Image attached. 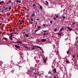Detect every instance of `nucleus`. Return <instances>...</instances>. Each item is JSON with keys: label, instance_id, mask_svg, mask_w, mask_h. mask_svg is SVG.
<instances>
[{"label": "nucleus", "instance_id": "5fc2aeb1", "mask_svg": "<svg viewBox=\"0 0 78 78\" xmlns=\"http://www.w3.org/2000/svg\"><path fill=\"white\" fill-rule=\"evenodd\" d=\"M42 53H44V51H42Z\"/></svg>", "mask_w": 78, "mask_h": 78}, {"label": "nucleus", "instance_id": "c9c22d12", "mask_svg": "<svg viewBox=\"0 0 78 78\" xmlns=\"http://www.w3.org/2000/svg\"><path fill=\"white\" fill-rule=\"evenodd\" d=\"M9 3H12V2L11 1H9L8 2Z\"/></svg>", "mask_w": 78, "mask_h": 78}, {"label": "nucleus", "instance_id": "72a5a7b5", "mask_svg": "<svg viewBox=\"0 0 78 78\" xmlns=\"http://www.w3.org/2000/svg\"><path fill=\"white\" fill-rule=\"evenodd\" d=\"M20 25L22 24V22H20Z\"/></svg>", "mask_w": 78, "mask_h": 78}, {"label": "nucleus", "instance_id": "412c9836", "mask_svg": "<svg viewBox=\"0 0 78 78\" xmlns=\"http://www.w3.org/2000/svg\"><path fill=\"white\" fill-rule=\"evenodd\" d=\"M23 47H24V48H27V47H26V46H25V45H23Z\"/></svg>", "mask_w": 78, "mask_h": 78}, {"label": "nucleus", "instance_id": "4468645a", "mask_svg": "<svg viewBox=\"0 0 78 78\" xmlns=\"http://www.w3.org/2000/svg\"><path fill=\"white\" fill-rule=\"evenodd\" d=\"M4 3V2L2 1L0 2V5H2V4H3Z\"/></svg>", "mask_w": 78, "mask_h": 78}, {"label": "nucleus", "instance_id": "58836bf2", "mask_svg": "<svg viewBox=\"0 0 78 78\" xmlns=\"http://www.w3.org/2000/svg\"><path fill=\"white\" fill-rule=\"evenodd\" d=\"M13 34H17V33H13Z\"/></svg>", "mask_w": 78, "mask_h": 78}, {"label": "nucleus", "instance_id": "864d4df0", "mask_svg": "<svg viewBox=\"0 0 78 78\" xmlns=\"http://www.w3.org/2000/svg\"><path fill=\"white\" fill-rule=\"evenodd\" d=\"M36 24H37V22L36 23Z\"/></svg>", "mask_w": 78, "mask_h": 78}, {"label": "nucleus", "instance_id": "4c0bfd02", "mask_svg": "<svg viewBox=\"0 0 78 78\" xmlns=\"http://www.w3.org/2000/svg\"><path fill=\"white\" fill-rule=\"evenodd\" d=\"M21 21V22L22 23H23V22H24V21Z\"/></svg>", "mask_w": 78, "mask_h": 78}, {"label": "nucleus", "instance_id": "ddd939ff", "mask_svg": "<svg viewBox=\"0 0 78 78\" xmlns=\"http://www.w3.org/2000/svg\"><path fill=\"white\" fill-rule=\"evenodd\" d=\"M72 57H73V58L75 57V54H73V55H72Z\"/></svg>", "mask_w": 78, "mask_h": 78}, {"label": "nucleus", "instance_id": "a18cd8bd", "mask_svg": "<svg viewBox=\"0 0 78 78\" xmlns=\"http://www.w3.org/2000/svg\"><path fill=\"white\" fill-rule=\"evenodd\" d=\"M6 9H7V8H5V10H6Z\"/></svg>", "mask_w": 78, "mask_h": 78}, {"label": "nucleus", "instance_id": "13d9d810", "mask_svg": "<svg viewBox=\"0 0 78 78\" xmlns=\"http://www.w3.org/2000/svg\"><path fill=\"white\" fill-rule=\"evenodd\" d=\"M3 10H2V12H3Z\"/></svg>", "mask_w": 78, "mask_h": 78}, {"label": "nucleus", "instance_id": "6e6d98bb", "mask_svg": "<svg viewBox=\"0 0 78 78\" xmlns=\"http://www.w3.org/2000/svg\"><path fill=\"white\" fill-rule=\"evenodd\" d=\"M36 27V24L35 27Z\"/></svg>", "mask_w": 78, "mask_h": 78}, {"label": "nucleus", "instance_id": "2eb2a0df", "mask_svg": "<svg viewBox=\"0 0 78 78\" xmlns=\"http://www.w3.org/2000/svg\"><path fill=\"white\" fill-rule=\"evenodd\" d=\"M28 34H26L25 35V36L27 37H28Z\"/></svg>", "mask_w": 78, "mask_h": 78}, {"label": "nucleus", "instance_id": "f03ea898", "mask_svg": "<svg viewBox=\"0 0 78 78\" xmlns=\"http://www.w3.org/2000/svg\"><path fill=\"white\" fill-rule=\"evenodd\" d=\"M35 16V13L34 12L32 14V16H31V17H34V16Z\"/></svg>", "mask_w": 78, "mask_h": 78}, {"label": "nucleus", "instance_id": "cd10ccee", "mask_svg": "<svg viewBox=\"0 0 78 78\" xmlns=\"http://www.w3.org/2000/svg\"><path fill=\"white\" fill-rule=\"evenodd\" d=\"M53 19H54V20H56V18H55V17H54L53 18Z\"/></svg>", "mask_w": 78, "mask_h": 78}, {"label": "nucleus", "instance_id": "7ed1b4c3", "mask_svg": "<svg viewBox=\"0 0 78 78\" xmlns=\"http://www.w3.org/2000/svg\"><path fill=\"white\" fill-rule=\"evenodd\" d=\"M62 34V32H61L60 33H58L57 34L58 35H60V36H61V34Z\"/></svg>", "mask_w": 78, "mask_h": 78}, {"label": "nucleus", "instance_id": "9b49d317", "mask_svg": "<svg viewBox=\"0 0 78 78\" xmlns=\"http://www.w3.org/2000/svg\"><path fill=\"white\" fill-rule=\"evenodd\" d=\"M35 46L36 47H37V48H40V49L41 50H42V48H41V47H40L37 46Z\"/></svg>", "mask_w": 78, "mask_h": 78}, {"label": "nucleus", "instance_id": "e433bc0d", "mask_svg": "<svg viewBox=\"0 0 78 78\" xmlns=\"http://www.w3.org/2000/svg\"><path fill=\"white\" fill-rule=\"evenodd\" d=\"M11 9V7H10L9 8V9Z\"/></svg>", "mask_w": 78, "mask_h": 78}, {"label": "nucleus", "instance_id": "7c9ffc66", "mask_svg": "<svg viewBox=\"0 0 78 78\" xmlns=\"http://www.w3.org/2000/svg\"><path fill=\"white\" fill-rule=\"evenodd\" d=\"M18 2H19V3H20V2H21V1H19Z\"/></svg>", "mask_w": 78, "mask_h": 78}, {"label": "nucleus", "instance_id": "f257e3e1", "mask_svg": "<svg viewBox=\"0 0 78 78\" xmlns=\"http://www.w3.org/2000/svg\"><path fill=\"white\" fill-rule=\"evenodd\" d=\"M47 41V40L46 39H41V41L43 42H45Z\"/></svg>", "mask_w": 78, "mask_h": 78}, {"label": "nucleus", "instance_id": "393cba45", "mask_svg": "<svg viewBox=\"0 0 78 78\" xmlns=\"http://www.w3.org/2000/svg\"><path fill=\"white\" fill-rule=\"evenodd\" d=\"M41 28V27L38 26L37 28H38V29H39V28Z\"/></svg>", "mask_w": 78, "mask_h": 78}, {"label": "nucleus", "instance_id": "79ce46f5", "mask_svg": "<svg viewBox=\"0 0 78 78\" xmlns=\"http://www.w3.org/2000/svg\"><path fill=\"white\" fill-rule=\"evenodd\" d=\"M37 42H40V41L39 40H37Z\"/></svg>", "mask_w": 78, "mask_h": 78}, {"label": "nucleus", "instance_id": "c756f323", "mask_svg": "<svg viewBox=\"0 0 78 78\" xmlns=\"http://www.w3.org/2000/svg\"><path fill=\"white\" fill-rule=\"evenodd\" d=\"M36 6V5L34 4L33 5V7H34V6Z\"/></svg>", "mask_w": 78, "mask_h": 78}, {"label": "nucleus", "instance_id": "f704fd0d", "mask_svg": "<svg viewBox=\"0 0 78 78\" xmlns=\"http://www.w3.org/2000/svg\"><path fill=\"white\" fill-rule=\"evenodd\" d=\"M56 30H57L56 29H55V30H54V31H56Z\"/></svg>", "mask_w": 78, "mask_h": 78}, {"label": "nucleus", "instance_id": "680f3d73", "mask_svg": "<svg viewBox=\"0 0 78 78\" xmlns=\"http://www.w3.org/2000/svg\"><path fill=\"white\" fill-rule=\"evenodd\" d=\"M27 73L28 74V73Z\"/></svg>", "mask_w": 78, "mask_h": 78}, {"label": "nucleus", "instance_id": "5701e85b", "mask_svg": "<svg viewBox=\"0 0 78 78\" xmlns=\"http://www.w3.org/2000/svg\"><path fill=\"white\" fill-rule=\"evenodd\" d=\"M37 31H39V30H38V29L36 30H35V33H36V32H37Z\"/></svg>", "mask_w": 78, "mask_h": 78}, {"label": "nucleus", "instance_id": "0eeeda50", "mask_svg": "<svg viewBox=\"0 0 78 78\" xmlns=\"http://www.w3.org/2000/svg\"><path fill=\"white\" fill-rule=\"evenodd\" d=\"M14 34V33H10V37H12V36H13V35H12V34Z\"/></svg>", "mask_w": 78, "mask_h": 78}, {"label": "nucleus", "instance_id": "bf43d9fd", "mask_svg": "<svg viewBox=\"0 0 78 78\" xmlns=\"http://www.w3.org/2000/svg\"><path fill=\"white\" fill-rule=\"evenodd\" d=\"M48 25H47V26H48Z\"/></svg>", "mask_w": 78, "mask_h": 78}, {"label": "nucleus", "instance_id": "f8f14e48", "mask_svg": "<svg viewBox=\"0 0 78 78\" xmlns=\"http://www.w3.org/2000/svg\"><path fill=\"white\" fill-rule=\"evenodd\" d=\"M16 43H18L19 44H22V42H20V41H17V42H16Z\"/></svg>", "mask_w": 78, "mask_h": 78}, {"label": "nucleus", "instance_id": "dca6fc26", "mask_svg": "<svg viewBox=\"0 0 78 78\" xmlns=\"http://www.w3.org/2000/svg\"><path fill=\"white\" fill-rule=\"evenodd\" d=\"M66 62L67 63H69V61L67 60H66Z\"/></svg>", "mask_w": 78, "mask_h": 78}, {"label": "nucleus", "instance_id": "8fccbe9b", "mask_svg": "<svg viewBox=\"0 0 78 78\" xmlns=\"http://www.w3.org/2000/svg\"><path fill=\"white\" fill-rule=\"evenodd\" d=\"M66 28V26H64V27H63V28Z\"/></svg>", "mask_w": 78, "mask_h": 78}, {"label": "nucleus", "instance_id": "603ef678", "mask_svg": "<svg viewBox=\"0 0 78 78\" xmlns=\"http://www.w3.org/2000/svg\"><path fill=\"white\" fill-rule=\"evenodd\" d=\"M12 32V30H10V32Z\"/></svg>", "mask_w": 78, "mask_h": 78}, {"label": "nucleus", "instance_id": "3c124183", "mask_svg": "<svg viewBox=\"0 0 78 78\" xmlns=\"http://www.w3.org/2000/svg\"><path fill=\"white\" fill-rule=\"evenodd\" d=\"M54 78H56L55 76H54Z\"/></svg>", "mask_w": 78, "mask_h": 78}, {"label": "nucleus", "instance_id": "bb28decb", "mask_svg": "<svg viewBox=\"0 0 78 78\" xmlns=\"http://www.w3.org/2000/svg\"><path fill=\"white\" fill-rule=\"evenodd\" d=\"M43 35H44V36H45L46 35V33H44L43 34Z\"/></svg>", "mask_w": 78, "mask_h": 78}, {"label": "nucleus", "instance_id": "aec40b11", "mask_svg": "<svg viewBox=\"0 0 78 78\" xmlns=\"http://www.w3.org/2000/svg\"><path fill=\"white\" fill-rule=\"evenodd\" d=\"M69 50H68L67 51V54H69Z\"/></svg>", "mask_w": 78, "mask_h": 78}, {"label": "nucleus", "instance_id": "6ab92c4d", "mask_svg": "<svg viewBox=\"0 0 78 78\" xmlns=\"http://www.w3.org/2000/svg\"><path fill=\"white\" fill-rule=\"evenodd\" d=\"M40 7L41 9H42V7L41 5H40Z\"/></svg>", "mask_w": 78, "mask_h": 78}, {"label": "nucleus", "instance_id": "ea45409f", "mask_svg": "<svg viewBox=\"0 0 78 78\" xmlns=\"http://www.w3.org/2000/svg\"><path fill=\"white\" fill-rule=\"evenodd\" d=\"M50 23H51V24H52V21H50Z\"/></svg>", "mask_w": 78, "mask_h": 78}, {"label": "nucleus", "instance_id": "de8ad7c7", "mask_svg": "<svg viewBox=\"0 0 78 78\" xmlns=\"http://www.w3.org/2000/svg\"><path fill=\"white\" fill-rule=\"evenodd\" d=\"M73 25H75V23H73Z\"/></svg>", "mask_w": 78, "mask_h": 78}, {"label": "nucleus", "instance_id": "49530a36", "mask_svg": "<svg viewBox=\"0 0 78 78\" xmlns=\"http://www.w3.org/2000/svg\"><path fill=\"white\" fill-rule=\"evenodd\" d=\"M37 20H39V19H36Z\"/></svg>", "mask_w": 78, "mask_h": 78}, {"label": "nucleus", "instance_id": "a211bd4d", "mask_svg": "<svg viewBox=\"0 0 78 78\" xmlns=\"http://www.w3.org/2000/svg\"><path fill=\"white\" fill-rule=\"evenodd\" d=\"M43 61H44V62L45 64L46 63V61L45 60V59H43Z\"/></svg>", "mask_w": 78, "mask_h": 78}, {"label": "nucleus", "instance_id": "37998d69", "mask_svg": "<svg viewBox=\"0 0 78 78\" xmlns=\"http://www.w3.org/2000/svg\"><path fill=\"white\" fill-rule=\"evenodd\" d=\"M2 23H0V26H1L2 25Z\"/></svg>", "mask_w": 78, "mask_h": 78}, {"label": "nucleus", "instance_id": "20e7f679", "mask_svg": "<svg viewBox=\"0 0 78 78\" xmlns=\"http://www.w3.org/2000/svg\"><path fill=\"white\" fill-rule=\"evenodd\" d=\"M15 46L16 47V48H20V47L19 46H18L17 45H15Z\"/></svg>", "mask_w": 78, "mask_h": 78}, {"label": "nucleus", "instance_id": "b1692460", "mask_svg": "<svg viewBox=\"0 0 78 78\" xmlns=\"http://www.w3.org/2000/svg\"><path fill=\"white\" fill-rule=\"evenodd\" d=\"M66 18V17L65 16H63V19H65Z\"/></svg>", "mask_w": 78, "mask_h": 78}, {"label": "nucleus", "instance_id": "423d86ee", "mask_svg": "<svg viewBox=\"0 0 78 78\" xmlns=\"http://www.w3.org/2000/svg\"><path fill=\"white\" fill-rule=\"evenodd\" d=\"M53 72L55 73H56V69H54Z\"/></svg>", "mask_w": 78, "mask_h": 78}, {"label": "nucleus", "instance_id": "a878e982", "mask_svg": "<svg viewBox=\"0 0 78 78\" xmlns=\"http://www.w3.org/2000/svg\"><path fill=\"white\" fill-rule=\"evenodd\" d=\"M35 49L34 48V47H33L32 48V50H34Z\"/></svg>", "mask_w": 78, "mask_h": 78}, {"label": "nucleus", "instance_id": "39448f33", "mask_svg": "<svg viewBox=\"0 0 78 78\" xmlns=\"http://www.w3.org/2000/svg\"><path fill=\"white\" fill-rule=\"evenodd\" d=\"M67 28L68 30H69L70 31H72V29H71V28L69 27H67Z\"/></svg>", "mask_w": 78, "mask_h": 78}, {"label": "nucleus", "instance_id": "c03bdc74", "mask_svg": "<svg viewBox=\"0 0 78 78\" xmlns=\"http://www.w3.org/2000/svg\"><path fill=\"white\" fill-rule=\"evenodd\" d=\"M23 34H25V32H23Z\"/></svg>", "mask_w": 78, "mask_h": 78}, {"label": "nucleus", "instance_id": "c85d7f7f", "mask_svg": "<svg viewBox=\"0 0 78 78\" xmlns=\"http://www.w3.org/2000/svg\"><path fill=\"white\" fill-rule=\"evenodd\" d=\"M5 39H5V40H8V38H5Z\"/></svg>", "mask_w": 78, "mask_h": 78}, {"label": "nucleus", "instance_id": "4d7b16f0", "mask_svg": "<svg viewBox=\"0 0 78 78\" xmlns=\"http://www.w3.org/2000/svg\"><path fill=\"white\" fill-rule=\"evenodd\" d=\"M4 8H5V7H3Z\"/></svg>", "mask_w": 78, "mask_h": 78}, {"label": "nucleus", "instance_id": "09e8293b", "mask_svg": "<svg viewBox=\"0 0 78 78\" xmlns=\"http://www.w3.org/2000/svg\"><path fill=\"white\" fill-rule=\"evenodd\" d=\"M48 34V33H46V34Z\"/></svg>", "mask_w": 78, "mask_h": 78}, {"label": "nucleus", "instance_id": "6e6552de", "mask_svg": "<svg viewBox=\"0 0 78 78\" xmlns=\"http://www.w3.org/2000/svg\"><path fill=\"white\" fill-rule=\"evenodd\" d=\"M63 29H64V27L63 26L60 29L59 31H61L63 30Z\"/></svg>", "mask_w": 78, "mask_h": 78}, {"label": "nucleus", "instance_id": "f3484780", "mask_svg": "<svg viewBox=\"0 0 78 78\" xmlns=\"http://www.w3.org/2000/svg\"><path fill=\"white\" fill-rule=\"evenodd\" d=\"M9 38L11 41H12V37H9Z\"/></svg>", "mask_w": 78, "mask_h": 78}, {"label": "nucleus", "instance_id": "9d476101", "mask_svg": "<svg viewBox=\"0 0 78 78\" xmlns=\"http://www.w3.org/2000/svg\"><path fill=\"white\" fill-rule=\"evenodd\" d=\"M55 16L56 18H58V17H58V15L57 14L55 15Z\"/></svg>", "mask_w": 78, "mask_h": 78}, {"label": "nucleus", "instance_id": "a19ab883", "mask_svg": "<svg viewBox=\"0 0 78 78\" xmlns=\"http://www.w3.org/2000/svg\"><path fill=\"white\" fill-rule=\"evenodd\" d=\"M43 26L44 27H45V24H43Z\"/></svg>", "mask_w": 78, "mask_h": 78}, {"label": "nucleus", "instance_id": "1a4fd4ad", "mask_svg": "<svg viewBox=\"0 0 78 78\" xmlns=\"http://www.w3.org/2000/svg\"><path fill=\"white\" fill-rule=\"evenodd\" d=\"M45 4V5H48V2H47V1H46Z\"/></svg>", "mask_w": 78, "mask_h": 78}, {"label": "nucleus", "instance_id": "4be33fe9", "mask_svg": "<svg viewBox=\"0 0 78 78\" xmlns=\"http://www.w3.org/2000/svg\"><path fill=\"white\" fill-rule=\"evenodd\" d=\"M30 20L31 21H33V18H31Z\"/></svg>", "mask_w": 78, "mask_h": 78}, {"label": "nucleus", "instance_id": "473e14b6", "mask_svg": "<svg viewBox=\"0 0 78 78\" xmlns=\"http://www.w3.org/2000/svg\"><path fill=\"white\" fill-rule=\"evenodd\" d=\"M43 32H47V30H43Z\"/></svg>", "mask_w": 78, "mask_h": 78}, {"label": "nucleus", "instance_id": "2f4dec72", "mask_svg": "<svg viewBox=\"0 0 78 78\" xmlns=\"http://www.w3.org/2000/svg\"><path fill=\"white\" fill-rule=\"evenodd\" d=\"M30 8H29V9H27V11H29L30 10Z\"/></svg>", "mask_w": 78, "mask_h": 78}, {"label": "nucleus", "instance_id": "052dcab7", "mask_svg": "<svg viewBox=\"0 0 78 78\" xmlns=\"http://www.w3.org/2000/svg\"><path fill=\"white\" fill-rule=\"evenodd\" d=\"M11 5H13L12 3V4H11Z\"/></svg>", "mask_w": 78, "mask_h": 78}]
</instances>
